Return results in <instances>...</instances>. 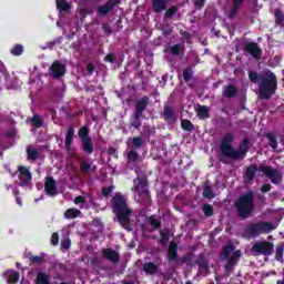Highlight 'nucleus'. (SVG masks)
<instances>
[{
	"instance_id": "1",
	"label": "nucleus",
	"mask_w": 284,
	"mask_h": 284,
	"mask_svg": "<svg viewBox=\"0 0 284 284\" xmlns=\"http://www.w3.org/2000/svg\"><path fill=\"white\" fill-rule=\"evenodd\" d=\"M112 212L115 214L118 222L126 230V232H132V225L130 224V216H132V209L128 206L125 197L121 193H115L112 197Z\"/></svg>"
},
{
	"instance_id": "2",
	"label": "nucleus",
	"mask_w": 284,
	"mask_h": 284,
	"mask_svg": "<svg viewBox=\"0 0 284 284\" xmlns=\"http://www.w3.org/2000/svg\"><path fill=\"white\" fill-rule=\"evenodd\" d=\"M241 256H243V252L241 250H236L233 244L225 245L220 252V261H225L224 271L227 276L234 272L236 265H239V261H241Z\"/></svg>"
},
{
	"instance_id": "3",
	"label": "nucleus",
	"mask_w": 284,
	"mask_h": 284,
	"mask_svg": "<svg viewBox=\"0 0 284 284\" xmlns=\"http://www.w3.org/2000/svg\"><path fill=\"white\" fill-rule=\"evenodd\" d=\"M276 230V224L267 221L251 222L246 224L243 229L242 236L243 239H257L261 234H270Z\"/></svg>"
},
{
	"instance_id": "4",
	"label": "nucleus",
	"mask_w": 284,
	"mask_h": 284,
	"mask_svg": "<svg viewBox=\"0 0 284 284\" xmlns=\"http://www.w3.org/2000/svg\"><path fill=\"white\" fill-rule=\"evenodd\" d=\"M278 90V79L274 72H267L261 75V81L258 83V94L260 99L270 100L271 97L276 94Z\"/></svg>"
},
{
	"instance_id": "5",
	"label": "nucleus",
	"mask_w": 284,
	"mask_h": 284,
	"mask_svg": "<svg viewBox=\"0 0 284 284\" xmlns=\"http://www.w3.org/2000/svg\"><path fill=\"white\" fill-rule=\"evenodd\" d=\"M234 205L240 219H250L254 214V191L240 195Z\"/></svg>"
},
{
	"instance_id": "6",
	"label": "nucleus",
	"mask_w": 284,
	"mask_h": 284,
	"mask_svg": "<svg viewBox=\"0 0 284 284\" xmlns=\"http://www.w3.org/2000/svg\"><path fill=\"white\" fill-rule=\"evenodd\" d=\"M233 142H234V133L226 132L222 138L221 144H220L222 156H220L219 159V161L224 165H227V161L225 159H232V161H234V156L239 155V152L236 151V149L232 146Z\"/></svg>"
},
{
	"instance_id": "7",
	"label": "nucleus",
	"mask_w": 284,
	"mask_h": 284,
	"mask_svg": "<svg viewBox=\"0 0 284 284\" xmlns=\"http://www.w3.org/2000/svg\"><path fill=\"white\" fill-rule=\"evenodd\" d=\"M78 136L81 141V149L84 154L89 156L94 153V143H92V136H90V126L83 125L78 131Z\"/></svg>"
},
{
	"instance_id": "8",
	"label": "nucleus",
	"mask_w": 284,
	"mask_h": 284,
	"mask_svg": "<svg viewBox=\"0 0 284 284\" xmlns=\"http://www.w3.org/2000/svg\"><path fill=\"white\" fill-rule=\"evenodd\" d=\"M251 252L255 256H272L274 254V243L267 241H261L253 244Z\"/></svg>"
},
{
	"instance_id": "9",
	"label": "nucleus",
	"mask_w": 284,
	"mask_h": 284,
	"mask_svg": "<svg viewBox=\"0 0 284 284\" xmlns=\"http://www.w3.org/2000/svg\"><path fill=\"white\" fill-rule=\"evenodd\" d=\"M258 172H262V174L270 179L271 183H273L274 185H278V183L283 181V175H281V172L272 166L260 164Z\"/></svg>"
},
{
	"instance_id": "10",
	"label": "nucleus",
	"mask_w": 284,
	"mask_h": 284,
	"mask_svg": "<svg viewBox=\"0 0 284 284\" xmlns=\"http://www.w3.org/2000/svg\"><path fill=\"white\" fill-rule=\"evenodd\" d=\"M134 190L141 199H149L150 197V190L148 189L149 182L148 176L140 175L134 181Z\"/></svg>"
},
{
	"instance_id": "11",
	"label": "nucleus",
	"mask_w": 284,
	"mask_h": 284,
	"mask_svg": "<svg viewBox=\"0 0 284 284\" xmlns=\"http://www.w3.org/2000/svg\"><path fill=\"white\" fill-rule=\"evenodd\" d=\"M18 180L16 181L17 185L20 187H28L32 183V172L28 166L19 165L18 166Z\"/></svg>"
},
{
	"instance_id": "12",
	"label": "nucleus",
	"mask_w": 284,
	"mask_h": 284,
	"mask_svg": "<svg viewBox=\"0 0 284 284\" xmlns=\"http://www.w3.org/2000/svg\"><path fill=\"white\" fill-rule=\"evenodd\" d=\"M242 49L244 50V52H248V54H251V57H253L255 61H261V57L263 55V49L258 47V43L245 42L242 44Z\"/></svg>"
},
{
	"instance_id": "13",
	"label": "nucleus",
	"mask_w": 284,
	"mask_h": 284,
	"mask_svg": "<svg viewBox=\"0 0 284 284\" xmlns=\"http://www.w3.org/2000/svg\"><path fill=\"white\" fill-rule=\"evenodd\" d=\"M149 105H150V97H148V95L140 98L135 102V112L133 113L134 121H139V119H141V116H143V112H145V110H148Z\"/></svg>"
},
{
	"instance_id": "14",
	"label": "nucleus",
	"mask_w": 284,
	"mask_h": 284,
	"mask_svg": "<svg viewBox=\"0 0 284 284\" xmlns=\"http://www.w3.org/2000/svg\"><path fill=\"white\" fill-rule=\"evenodd\" d=\"M121 1L123 0H106L104 4L97 8L99 17H108L116 6H121Z\"/></svg>"
},
{
	"instance_id": "15",
	"label": "nucleus",
	"mask_w": 284,
	"mask_h": 284,
	"mask_svg": "<svg viewBox=\"0 0 284 284\" xmlns=\"http://www.w3.org/2000/svg\"><path fill=\"white\" fill-rule=\"evenodd\" d=\"M50 74L53 79H61L65 77V64L55 60L50 67Z\"/></svg>"
},
{
	"instance_id": "16",
	"label": "nucleus",
	"mask_w": 284,
	"mask_h": 284,
	"mask_svg": "<svg viewBox=\"0 0 284 284\" xmlns=\"http://www.w3.org/2000/svg\"><path fill=\"white\" fill-rule=\"evenodd\" d=\"M44 192L48 196H57L59 191L57 190V181L53 176H49L44 181Z\"/></svg>"
},
{
	"instance_id": "17",
	"label": "nucleus",
	"mask_w": 284,
	"mask_h": 284,
	"mask_svg": "<svg viewBox=\"0 0 284 284\" xmlns=\"http://www.w3.org/2000/svg\"><path fill=\"white\" fill-rule=\"evenodd\" d=\"M102 256L114 265L119 264L121 261V255H119V252L114 251L113 248H103Z\"/></svg>"
},
{
	"instance_id": "18",
	"label": "nucleus",
	"mask_w": 284,
	"mask_h": 284,
	"mask_svg": "<svg viewBox=\"0 0 284 284\" xmlns=\"http://www.w3.org/2000/svg\"><path fill=\"white\" fill-rule=\"evenodd\" d=\"M235 152H239V155L233 156V161H239L240 159L247 156V153L250 152V140L245 138L242 141V145H240Z\"/></svg>"
},
{
	"instance_id": "19",
	"label": "nucleus",
	"mask_w": 284,
	"mask_h": 284,
	"mask_svg": "<svg viewBox=\"0 0 284 284\" xmlns=\"http://www.w3.org/2000/svg\"><path fill=\"white\" fill-rule=\"evenodd\" d=\"M166 256L170 263L179 261V245L174 241L170 242Z\"/></svg>"
},
{
	"instance_id": "20",
	"label": "nucleus",
	"mask_w": 284,
	"mask_h": 284,
	"mask_svg": "<svg viewBox=\"0 0 284 284\" xmlns=\"http://www.w3.org/2000/svg\"><path fill=\"white\" fill-rule=\"evenodd\" d=\"M4 278L8 284H18L19 280L21 278V274L19 273V271L7 270L4 272Z\"/></svg>"
},
{
	"instance_id": "21",
	"label": "nucleus",
	"mask_w": 284,
	"mask_h": 284,
	"mask_svg": "<svg viewBox=\"0 0 284 284\" xmlns=\"http://www.w3.org/2000/svg\"><path fill=\"white\" fill-rule=\"evenodd\" d=\"M163 119L168 123H176L179 118L176 116V112L174 111V109L171 105H168L164 108Z\"/></svg>"
},
{
	"instance_id": "22",
	"label": "nucleus",
	"mask_w": 284,
	"mask_h": 284,
	"mask_svg": "<svg viewBox=\"0 0 284 284\" xmlns=\"http://www.w3.org/2000/svg\"><path fill=\"white\" fill-rule=\"evenodd\" d=\"M256 172H258V166L256 164H251L246 168L244 179L247 183H252L256 179Z\"/></svg>"
},
{
	"instance_id": "23",
	"label": "nucleus",
	"mask_w": 284,
	"mask_h": 284,
	"mask_svg": "<svg viewBox=\"0 0 284 284\" xmlns=\"http://www.w3.org/2000/svg\"><path fill=\"white\" fill-rule=\"evenodd\" d=\"M153 12L156 14L163 12L168 8L170 0H151Z\"/></svg>"
},
{
	"instance_id": "24",
	"label": "nucleus",
	"mask_w": 284,
	"mask_h": 284,
	"mask_svg": "<svg viewBox=\"0 0 284 284\" xmlns=\"http://www.w3.org/2000/svg\"><path fill=\"white\" fill-rule=\"evenodd\" d=\"M74 141V125H70L68 128L65 139H64V146L67 150L72 148V142Z\"/></svg>"
},
{
	"instance_id": "25",
	"label": "nucleus",
	"mask_w": 284,
	"mask_h": 284,
	"mask_svg": "<svg viewBox=\"0 0 284 284\" xmlns=\"http://www.w3.org/2000/svg\"><path fill=\"white\" fill-rule=\"evenodd\" d=\"M232 1H233V6L229 11V19H234V17L239 14V10H241V6L245 3V0H232Z\"/></svg>"
},
{
	"instance_id": "26",
	"label": "nucleus",
	"mask_w": 284,
	"mask_h": 284,
	"mask_svg": "<svg viewBox=\"0 0 284 284\" xmlns=\"http://www.w3.org/2000/svg\"><path fill=\"white\" fill-rule=\"evenodd\" d=\"M195 265H199L200 270H202V272H205V274L210 272V263H207V260H205V254L203 253L197 256Z\"/></svg>"
},
{
	"instance_id": "27",
	"label": "nucleus",
	"mask_w": 284,
	"mask_h": 284,
	"mask_svg": "<svg viewBox=\"0 0 284 284\" xmlns=\"http://www.w3.org/2000/svg\"><path fill=\"white\" fill-rule=\"evenodd\" d=\"M237 95H239V89L234 84H229L223 90V97H225L226 99H234Z\"/></svg>"
},
{
	"instance_id": "28",
	"label": "nucleus",
	"mask_w": 284,
	"mask_h": 284,
	"mask_svg": "<svg viewBox=\"0 0 284 284\" xmlns=\"http://www.w3.org/2000/svg\"><path fill=\"white\" fill-rule=\"evenodd\" d=\"M146 222L152 227L149 231L151 234L154 233L155 230H161V227H162L161 220L156 219V215H151V216L146 217Z\"/></svg>"
},
{
	"instance_id": "29",
	"label": "nucleus",
	"mask_w": 284,
	"mask_h": 284,
	"mask_svg": "<svg viewBox=\"0 0 284 284\" xmlns=\"http://www.w3.org/2000/svg\"><path fill=\"white\" fill-rule=\"evenodd\" d=\"M143 272L149 274L150 276H154L156 272H159V264H154L153 262H146L143 264Z\"/></svg>"
},
{
	"instance_id": "30",
	"label": "nucleus",
	"mask_w": 284,
	"mask_h": 284,
	"mask_svg": "<svg viewBox=\"0 0 284 284\" xmlns=\"http://www.w3.org/2000/svg\"><path fill=\"white\" fill-rule=\"evenodd\" d=\"M196 114L200 121H205V119H210V109L205 105H199Z\"/></svg>"
},
{
	"instance_id": "31",
	"label": "nucleus",
	"mask_w": 284,
	"mask_h": 284,
	"mask_svg": "<svg viewBox=\"0 0 284 284\" xmlns=\"http://www.w3.org/2000/svg\"><path fill=\"white\" fill-rule=\"evenodd\" d=\"M27 159L28 161H31V163H34L39 159V151L32 145L27 146Z\"/></svg>"
},
{
	"instance_id": "32",
	"label": "nucleus",
	"mask_w": 284,
	"mask_h": 284,
	"mask_svg": "<svg viewBox=\"0 0 284 284\" xmlns=\"http://www.w3.org/2000/svg\"><path fill=\"white\" fill-rule=\"evenodd\" d=\"M55 6L60 12H70L72 10V6L68 0H55Z\"/></svg>"
},
{
	"instance_id": "33",
	"label": "nucleus",
	"mask_w": 284,
	"mask_h": 284,
	"mask_svg": "<svg viewBox=\"0 0 284 284\" xmlns=\"http://www.w3.org/2000/svg\"><path fill=\"white\" fill-rule=\"evenodd\" d=\"M79 216H81V211L79 209H75V207L68 209L64 212V219H67L69 221L72 220V219H79Z\"/></svg>"
},
{
	"instance_id": "34",
	"label": "nucleus",
	"mask_w": 284,
	"mask_h": 284,
	"mask_svg": "<svg viewBox=\"0 0 284 284\" xmlns=\"http://www.w3.org/2000/svg\"><path fill=\"white\" fill-rule=\"evenodd\" d=\"M170 52L173 57H180V54H183V52H185V44H181V43L173 44L170 48Z\"/></svg>"
},
{
	"instance_id": "35",
	"label": "nucleus",
	"mask_w": 284,
	"mask_h": 284,
	"mask_svg": "<svg viewBox=\"0 0 284 284\" xmlns=\"http://www.w3.org/2000/svg\"><path fill=\"white\" fill-rule=\"evenodd\" d=\"M182 78L184 79L185 83H190V81L194 79V70L192 69V65H189L183 70Z\"/></svg>"
},
{
	"instance_id": "36",
	"label": "nucleus",
	"mask_w": 284,
	"mask_h": 284,
	"mask_svg": "<svg viewBox=\"0 0 284 284\" xmlns=\"http://www.w3.org/2000/svg\"><path fill=\"white\" fill-rule=\"evenodd\" d=\"M160 236H161V239H160V241H159V243L161 244V245H168V243H170V230H160Z\"/></svg>"
},
{
	"instance_id": "37",
	"label": "nucleus",
	"mask_w": 284,
	"mask_h": 284,
	"mask_svg": "<svg viewBox=\"0 0 284 284\" xmlns=\"http://www.w3.org/2000/svg\"><path fill=\"white\" fill-rule=\"evenodd\" d=\"M181 128L184 132H194V124L187 119L181 120Z\"/></svg>"
},
{
	"instance_id": "38",
	"label": "nucleus",
	"mask_w": 284,
	"mask_h": 284,
	"mask_svg": "<svg viewBox=\"0 0 284 284\" xmlns=\"http://www.w3.org/2000/svg\"><path fill=\"white\" fill-rule=\"evenodd\" d=\"M143 145H145V140H143V138L134 136L132 139V148L134 150H141L143 148Z\"/></svg>"
},
{
	"instance_id": "39",
	"label": "nucleus",
	"mask_w": 284,
	"mask_h": 284,
	"mask_svg": "<svg viewBox=\"0 0 284 284\" xmlns=\"http://www.w3.org/2000/svg\"><path fill=\"white\" fill-rule=\"evenodd\" d=\"M30 263H32V265H41V263H43V261H45V253H41V255H31L29 257Z\"/></svg>"
},
{
	"instance_id": "40",
	"label": "nucleus",
	"mask_w": 284,
	"mask_h": 284,
	"mask_svg": "<svg viewBox=\"0 0 284 284\" xmlns=\"http://www.w3.org/2000/svg\"><path fill=\"white\" fill-rule=\"evenodd\" d=\"M266 139L268 140V145L273 150H276V148H278V140L276 139V135H274L273 133H266Z\"/></svg>"
},
{
	"instance_id": "41",
	"label": "nucleus",
	"mask_w": 284,
	"mask_h": 284,
	"mask_svg": "<svg viewBox=\"0 0 284 284\" xmlns=\"http://www.w3.org/2000/svg\"><path fill=\"white\" fill-rule=\"evenodd\" d=\"M275 17V23L276 26H280V28H283L284 26V14L282 10H276L274 13Z\"/></svg>"
},
{
	"instance_id": "42",
	"label": "nucleus",
	"mask_w": 284,
	"mask_h": 284,
	"mask_svg": "<svg viewBox=\"0 0 284 284\" xmlns=\"http://www.w3.org/2000/svg\"><path fill=\"white\" fill-rule=\"evenodd\" d=\"M10 54H12V57H21L23 54L22 44H14L13 48L10 50Z\"/></svg>"
},
{
	"instance_id": "43",
	"label": "nucleus",
	"mask_w": 284,
	"mask_h": 284,
	"mask_svg": "<svg viewBox=\"0 0 284 284\" xmlns=\"http://www.w3.org/2000/svg\"><path fill=\"white\" fill-rule=\"evenodd\" d=\"M30 122L34 125V128H43V119H41V115L34 114Z\"/></svg>"
},
{
	"instance_id": "44",
	"label": "nucleus",
	"mask_w": 284,
	"mask_h": 284,
	"mask_svg": "<svg viewBox=\"0 0 284 284\" xmlns=\"http://www.w3.org/2000/svg\"><path fill=\"white\" fill-rule=\"evenodd\" d=\"M139 152H136L135 150H131L128 152L126 154V159L128 161H130L131 163H138L139 162Z\"/></svg>"
},
{
	"instance_id": "45",
	"label": "nucleus",
	"mask_w": 284,
	"mask_h": 284,
	"mask_svg": "<svg viewBox=\"0 0 284 284\" xmlns=\"http://www.w3.org/2000/svg\"><path fill=\"white\" fill-rule=\"evenodd\" d=\"M202 194L204 199H214V196H216V194H214V191L212 190V186L210 185L204 186Z\"/></svg>"
},
{
	"instance_id": "46",
	"label": "nucleus",
	"mask_w": 284,
	"mask_h": 284,
	"mask_svg": "<svg viewBox=\"0 0 284 284\" xmlns=\"http://www.w3.org/2000/svg\"><path fill=\"white\" fill-rule=\"evenodd\" d=\"M176 12H179V7L172 6L164 12V17H165V19H172V17H174V14H176Z\"/></svg>"
},
{
	"instance_id": "47",
	"label": "nucleus",
	"mask_w": 284,
	"mask_h": 284,
	"mask_svg": "<svg viewBox=\"0 0 284 284\" xmlns=\"http://www.w3.org/2000/svg\"><path fill=\"white\" fill-rule=\"evenodd\" d=\"M261 77H263V74L260 75L256 71L248 72L251 83H258V81H261Z\"/></svg>"
},
{
	"instance_id": "48",
	"label": "nucleus",
	"mask_w": 284,
	"mask_h": 284,
	"mask_svg": "<svg viewBox=\"0 0 284 284\" xmlns=\"http://www.w3.org/2000/svg\"><path fill=\"white\" fill-rule=\"evenodd\" d=\"M202 211L204 212L205 216H214V207L212 204H204Z\"/></svg>"
},
{
	"instance_id": "49",
	"label": "nucleus",
	"mask_w": 284,
	"mask_h": 284,
	"mask_svg": "<svg viewBox=\"0 0 284 284\" xmlns=\"http://www.w3.org/2000/svg\"><path fill=\"white\" fill-rule=\"evenodd\" d=\"M283 252V246L277 245L275 251V260H277L280 263H284Z\"/></svg>"
},
{
	"instance_id": "50",
	"label": "nucleus",
	"mask_w": 284,
	"mask_h": 284,
	"mask_svg": "<svg viewBox=\"0 0 284 284\" xmlns=\"http://www.w3.org/2000/svg\"><path fill=\"white\" fill-rule=\"evenodd\" d=\"M90 170H92V164H90L88 162L80 163V172H82V174H88V172H90Z\"/></svg>"
},
{
	"instance_id": "51",
	"label": "nucleus",
	"mask_w": 284,
	"mask_h": 284,
	"mask_svg": "<svg viewBox=\"0 0 284 284\" xmlns=\"http://www.w3.org/2000/svg\"><path fill=\"white\" fill-rule=\"evenodd\" d=\"M193 260H194V255L192 253H187L182 257V263H185V265H192Z\"/></svg>"
},
{
	"instance_id": "52",
	"label": "nucleus",
	"mask_w": 284,
	"mask_h": 284,
	"mask_svg": "<svg viewBox=\"0 0 284 284\" xmlns=\"http://www.w3.org/2000/svg\"><path fill=\"white\" fill-rule=\"evenodd\" d=\"M71 245H72V241H70V239H64L61 242L62 250H70Z\"/></svg>"
},
{
	"instance_id": "53",
	"label": "nucleus",
	"mask_w": 284,
	"mask_h": 284,
	"mask_svg": "<svg viewBox=\"0 0 284 284\" xmlns=\"http://www.w3.org/2000/svg\"><path fill=\"white\" fill-rule=\"evenodd\" d=\"M73 203L75 205H79L81 203H88V200L83 195H78V196L74 197Z\"/></svg>"
},
{
	"instance_id": "54",
	"label": "nucleus",
	"mask_w": 284,
	"mask_h": 284,
	"mask_svg": "<svg viewBox=\"0 0 284 284\" xmlns=\"http://www.w3.org/2000/svg\"><path fill=\"white\" fill-rule=\"evenodd\" d=\"M180 34H181V37H183V39L186 41V43H190V41L192 40V36L190 34V32H187L185 30H180Z\"/></svg>"
},
{
	"instance_id": "55",
	"label": "nucleus",
	"mask_w": 284,
	"mask_h": 284,
	"mask_svg": "<svg viewBox=\"0 0 284 284\" xmlns=\"http://www.w3.org/2000/svg\"><path fill=\"white\" fill-rule=\"evenodd\" d=\"M116 60V57L114 55V53H108L105 57H104V61L106 63H114V61Z\"/></svg>"
},
{
	"instance_id": "56",
	"label": "nucleus",
	"mask_w": 284,
	"mask_h": 284,
	"mask_svg": "<svg viewBox=\"0 0 284 284\" xmlns=\"http://www.w3.org/2000/svg\"><path fill=\"white\" fill-rule=\"evenodd\" d=\"M195 10H201L205 7V0H195L194 1Z\"/></svg>"
},
{
	"instance_id": "57",
	"label": "nucleus",
	"mask_w": 284,
	"mask_h": 284,
	"mask_svg": "<svg viewBox=\"0 0 284 284\" xmlns=\"http://www.w3.org/2000/svg\"><path fill=\"white\" fill-rule=\"evenodd\" d=\"M59 241H60L59 233H53L51 235V245H59Z\"/></svg>"
},
{
	"instance_id": "58",
	"label": "nucleus",
	"mask_w": 284,
	"mask_h": 284,
	"mask_svg": "<svg viewBox=\"0 0 284 284\" xmlns=\"http://www.w3.org/2000/svg\"><path fill=\"white\" fill-rule=\"evenodd\" d=\"M272 190V184L270 183H264L262 186H261V192L263 194L267 193V192H271Z\"/></svg>"
},
{
	"instance_id": "59",
	"label": "nucleus",
	"mask_w": 284,
	"mask_h": 284,
	"mask_svg": "<svg viewBox=\"0 0 284 284\" xmlns=\"http://www.w3.org/2000/svg\"><path fill=\"white\" fill-rule=\"evenodd\" d=\"M112 190H114L113 186H108L102 189V196H110L112 194Z\"/></svg>"
},
{
	"instance_id": "60",
	"label": "nucleus",
	"mask_w": 284,
	"mask_h": 284,
	"mask_svg": "<svg viewBox=\"0 0 284 284\" xmlns=\"http://www.w3.org/2000/svg\"><path fill=\"white\" fill-rule=\"evenodd\" d=\"M129 128H134V130H139V128H141V119L135 120V122H131Z\"/></svg>"
},
{
	"instance_id": "61",
	"label": "nucleus",
	"mask_w": 284,
	"mask_h": 284,
	"mask_svg": "<svg viewBox=\"0 0 284 284\" xmlns=\"http://www.w3.org/2000/svg\"><path fill=\"white\" fill-rule=\"evenodd\" d=\"M87 72H88L89 77H92V74H94V64L89 63L87 65Z\"/></svg>"
},
{
	"instance_id": "62",
	"label": "nucleus",
	"mask_w": 284,
	"mask_h": 284,
	"mask_svg": "<svg viewBox=\"0 0 284 284\" xmlns=\"http://www.w3.org/2000/svg\"><path fill=\"white\" fill-rule=\"evenodd\" d=\"M6 136H8V139H14V136H17V130L12 129L10 131H7Z\"/></svg>"
},
{
	"instance_id": "63",
	"label": "nucleus",
	"mask_w": 284,
	"mask_h": 284,
	"mask_svg": "<svg viewBox=\"0 0 284 284\" xmlns=\"http://www.w3.org/2000/svg\"><path fill=\"white\" fill-rule=\"evenodd\" d=\"M81 17H88V14H91L90 9H81L80 10Z\"/></svg>"
},
{
	"instance_id": "64",
	"label": "nucleus",
	"mask_w": 284,
	"mask_h": 284,
	"mask_svg": "<svg viewBox=\"0 0 284 284\" xmlns=\"http://www.w3.org/2000/svg\"><path fill=\"white\" fill-rule=\"evenodd\" d=\"M162 34L164 37H170V34H172V29H162Z\"/></svg>"
}]
</instances>
